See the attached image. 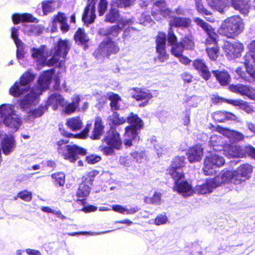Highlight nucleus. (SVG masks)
<instances>
[{
    "label": "nucleus",
    "mask_w": 255,
    "mask_h": 255,
    "mask_svg": "<svg viewBox=\"0 0 255 255\" xmlns=\"http://www.w3.org/2000/svg\"><path fill=\"white\" fill-rule=\"evenodd\" d=\"M244 29L243 19L239 16L234 15L226 19L219 29L220 34L228 38H234L241 33Z\"/></svg>",
    "instance_id": "423d86ee"
},
{
    "label": "nucleus",
    "mask_w": 255,
    "mask_h": 255,
    "mask_svg": "<svg viewBox=\"0 0 255 255\" xmlns=\"http://www.w3.org/2000/svg\"><path fill=\"white\" fill-rule=\"evenodd\" d=\"M92 126V123H88L84 129L80 133L73 134L66 131L62 133L63 135L68 137H74L77 138H85L87 137L90 128Z\"/></svg>",
    "instance_id": "ea45409f"
},
{
    "label": "nucleus",
    "mask_w": 255,
    "mask_h": 255,
    "mask_svg": "<svg viewBox=\"0 0 255 255\" xmlns=\"http://www.w3.org/2000/svg\"><path fill=\"white\" fill-rule=\"evenodd\" d=\"M193 67L195 69L198 70L200 73L202 77L207 80L210 77V73L208 70V68L203 60L201 59L195 60L193 63Z\"/></svg>",
    "instance_id": "393cba45"
},
{
    "label": "nucleus",
    "mask_w": 255,
    "mask_h": 255,
    "mask_svg": "<svg viewBox=\"0 0 255 255\" xmlns=\"http://www.w3.org/2000/svg\"><path fill=\"white\" fill-rule=\"evenodd\" d=\"M53 74V69L45 71L39 78L38 87L29 89V84L33 80L34 76L29 72H26L21 77L19 81H16L10 88L9 94L15 97L25 94L24 98L31 92L34 93V92L37 93L39 90H40V92H42V91L46 90L48 87Z\"/></svg>",
    "instance_id": "7ed1b4c3"
},
{
    "label": "nucleus",
    "mask_w": 255,
    "mask_h": 255,
    "mask_svg": "<svg viewBox=\"0 0 255 255\" xmlns=\"http://www.w3.org/2000/svg\"><path fill=\"white\" fill-rule=\"evenodd\" d=\"M223 154L228 158L240 157L243 155L241 147L238 145H226L222 150Z\"/></svg>",
    "instance_id": "5701e85b"
},
{
    "label": "nucleus",
    "mask_w": 255,
    "mask_h": 255,
    "mask_svg": "<svg viewBox=\"0 0 255 255\" xmlns=\"http://www.w3.org/2000/svg\"><path fill=\"white\" fill-rule=\"evenodd\" d=\"M90 185L87 183L86 181H83L79 185L78 191L77 192V196L81 199H79L77 200V203L83 204L85 203L84 198L86 197L89 194L90 191Z\"/></svg>",
    "instance_id": "bb28decb"
},
{
    "label": "nucleus",
    "mask_w": 255,
    "mask_h": 255,
    "mask_svg": "<svg viewBox=\"0 0 255 255\" xmlns=\"http://www.w3.org/2000/svg\"><path fill=\"white\" fill-rule=\"evenodd\" d=\"M104 126L103 124L101 118L98 117L96 118L94 129L92 131V134L91 138L93 139H100L101 136L103 134Z\"/></svg>",
    "instance_id": "c85d7f7f"
},
{
    "label": "nucleus",
    "mask_w": 255,
    "mask_h": 255,
    "mask_svg": "<svg viewBox=\"0 0 255 255\" xmlns=\"http://www.w3.org/2000/svg\"><path fill=\"white\" fill-rule=\"evenodd\" d=\"M171 13V10L166 7L165 0H159L154 3L152 15L156 20H161V16L166 17Z\"/></svg>",
    "instance_id": "ddd939ff"
},
{
    "label": "nucleus",
    "mask_w": 255,
    "mask_h": 255,
    "mask_svg": "<svg viewBox=\"0 0 255 255\" xmlns=\"http://www.w3.org/2000/svg\"><path fill=\"white\" fill-rule=\"evenodd\" d=\"M66 125L71 130H78L81 128L83 122L79 117H75L68 119Z\"/></svg>",
    "instance_id": "c9c22d12"
},
{
    "label": "nucleus",
    "mask_w": 255,
    "mask_h": 255,
    "mask_svg": "<svg viewBox=\"0 0 255 255\" xmlns=\"http://www.w3.org/2000/svg\"><path fill=\"white\" fill-rule=\"evenodd\" d=\"M112 28H102L99 30V33L105 36V39L99 45V51L103 56L109 57L112 52V38L111 37Z\"/></svg>",
    "instance_id": "f8f14e48"
},
{
    "label": "nucleus",
    "mask_w": 255,
    "mask_h": 255,
    "mask_svg": "<svg viewBox=\"0 0 255 255\" xmlns=\"http://www.w3.org/2000/svg\"><path fill=\"white\" fill-rule=\"evenodd\" d=\"M253 172L252 166L248 164L240 166L236 170H227L215 177L199 181L194 189V193L198 194H206L213 192L217 187L224 183L240 185L251 177Z\"/></svg>",
    "instance_id": "f257e3e1"
},
{
    "label": "nucleus",
    "mask_w": 255,
    "mask_h": 255,
    "mask_svg": "<svg viewBox=\"0 0 255 255\" xmlns=\"http://www.w3.org/2000/svg\"><path fill=\"white\" fill-rule=\"evenodd\" d=\"M18 197L25 201H29L32 199V194L26 190L21 191L18 194Z\"/></svg>",
    "instance_id": "052dcab7"
},
{
    "label": "nucleus",
    "mask_w": 255,
    "mask_h": 255,
    "mask_svg": "<svg viewBox=\"0 0 255 255\" xmlns=\"http://www.w3.org/2000/svg\"><path fill=\"white\" fill-rule=\"evenodd\" d=\"M248 3L249 0H232L233 7L244 14L249 12V5Z\"/></svg>",
    "instance_id": "473e14b6"
},
{
    "label": "nucleus",
    "mask_w": 255,
    "mask_h": 255,
    "mask_svg": "<svg viewBox=\"0 0 255 255\" xmlns=\"http://www.w3.org/2000/svg\"><path fill=\"white\" fill-rule=\"evenodd\" d=\"M212 117L215 121L224 122L226 120H235L236 117L233 114L226 111H217L212 114Z\"/></svg>",
    "instance_id": "cd10ccee"
},
{
    "label": "nucleus",
    "mask_w": 255,
    "mask_h": 255,
    "mask_svg": "<svg viewBox=\"0 0 255 255\" xmlns=\"http://www.w3.org/2000/svg\"><path fill=\"white\" fill-rule=\"evenodd\" d=\"M225 163L223 157L218 154H211L207 156L204 162L203 171L206 175H213L216 167H221Z\"/></svg>",
    "instance_id": "9d476101"
},
{
    "label": "nucleus",
    "mask_w": 255,
    "mask_h": 255,
    "mask_svg": "<svg viewBox=\"0 0 255 255\" xmlns=\"http://www.w3.org/2000/svg\"><path fill=\"white\" fill-rule=\"evenodd\" d=\"M80 101L81 99L79 96L74 95L72 98V102L71 103L78 109Z\"/></svg>",
    "instance_id": "774afa93"
},
{
    "label": "nucleus",
    "mask_w": 255,
    "mask_h": 255,
    "mask_svg": "<svg viewBox=\"0 0 255 255\" xmlns=\"http://www.w3.org/2000/svg\"><path fill=\"white\" fill-rule=\"evenodd\" d=\"M74 38L78 44H85L88 41L89 38L84 30L79 28L74 35Z\"/></svg>",
    "instance_id": "c03bdc74"
},
{
    "label": "nucleus",
    "mask_w": 255,
    "mask_h": 255,
    "mask_svg": "<svg viewBox=\"0 0 255 255\" xmlns=\"http://www.w3.org/2000/svg\"><path fill=\"white\" fill-rule=\"evenodd\" d=\"M113 210L121 214H133L137 212L139 209L136 207H131L128 209L120 205H113Z\"/></svg>",
    "instance_id": "a19ab883"
},
{
    "label": "nucleus",
    "mask_w": 255,
    "mask_h": 255,
    "mask_svg": "<svg viewBox=\"0 0 255 255\" xmlns=\"http://www.w3.org/2000/svg\"><path fill=\"white\" fill-rule=\"evenodd\" d=\"M119 162L126 167H129L131 165V161L128 157H120Z\"/></svg>",
    "instance_id": "338daca9"
},
{
    "label": "nucleus",
    "mask_w": 255,
    "mask_h": 255,
    "mask_svg": "<svg viewBox=\"0 0 255 255\" xmlns=\"http://www.w3.org/2000/svg\"><path fill=\"white\" fill-rule=\"evenodd\" d=\"M127 118L120 115L118 112L113 113V128L114 126L117 127L126 123Z\"/></svg>",
    "instance_id": "8fccbe9b"
},
{
    "label": "nucleus",
    "mask_w": 255,
    "mask_h": 255,
    "mask_svg": "<svg viewBox=\"0 0 255 255\" xmlns=\"http://www.w3.org/2000/svg\"><path fill=\"white\" fill-rule=\"evenodd\" d=\"M101 150L106 155H110L112 152V135L108 133L103 139L102 144L100 146Z\"/></svg>",
    "instance_id": "e433bc0d"
},
{
    "label": "nucleus",
    "mask_w": 255,
    "mask_h": 255,
    "mask_svg": "<svg viewBox=\"0 0 255 255\" xmlns=\"http://www.w3.org/2000/svg\"><path fill=\"white\" fill-rule=\"evenodd\" d=\"M132 97L136 101H142L139 106L144 107L147 104L149 100L152 98V95L148 91H143L138 89L132 95Z\"/></svg>",
    "instance_id": "b1692460"
},
{
    "label": "nucleus",
    "mask_w": 255,
    "mask_h": 255,
    "mask_svg": "<svg viewBox=\"0 0 255 255\" xmlns=\"http://www.w3.org/2000/svg\"><path fill=\"white\" fill-rule=\"evenodd\" d=\"M64 107H65L64 109L65 112L68 114L74 113L77 109V108L73 105L71 103L66 104L65 103V105Z\"/></svg>",
    "instance_id": "0e129e2a"
},
{
    "label": "nucleus",
    "mask_w": 255,
    "mask_h": 255,
    "mask_svg": "<svg viewBox=\"0 0 255 255\" xmlns=\"http://www.w3.org/2000/svg\"><path fill=\"white\" fill-rule=\"evenodd\" d=\"M222 101H225L227 103L233 105L235 106H245L244 110L248 113H250L252 110L248 106L245 105V102L242 100H224L223 99H221Z\"/></svg>",
    "instance_id": "3c124183"
},
{
    "label": "nucleus",
    "mask_w": 255,
    "mask_h": 255,
    "mask_svg": "<svg viewBox=\"0 0 255 255\" xmlns=\"http://www.w3.org/2000/svg\"><path fill=\"white\" fill-rule=\"evenodd\" d=\"M223 133L228 137L232 136L238 140H242L244 138V135L242 133L236 130L225 129L223 130Z\"/></svg>",
    "instance_id": "09e8293b"
},
{
    "label": "nucleus",
    "mask_w": 255,
    "mask_h": 255,
    "mask_svg": "<svg viewBox=\"0 0 255 255\" xmlns=\"http://www.w3.org/2000/svg\"><path fill=\"white\" fill-rule=\"evenodd\" d=\"M154 23L151 17L149 15L144 13L142 14L139 19V23L144 26H151Z\"/></svg>",
    "instance_id": "6e6d98bb"
},
{
    "label": "nucleus",
    "mask_w": 255,
    "mask_h": 255,
    "mask_svg": "<svg viewBox=\"0 0 255 255\" xmlns=\"http://www.w3.org/2000/svg\"><path fill=\"white\" fill-rule=\"evenodd\" d=\"M52 178L54 180L55 184L63 186L65 183V174L63 172H57L52 174Z\"/></svg>",
    "instance_id": "5fc2aeb1"
},
{
    "label": "nucleus",
    "mask_w": 255,
    "mask_h": 255,
    "mask_svg": "<svg viewBox=\"0 0 255 255\" xmlns=\"http://www.w3.org/2000/svg\"><path fill=\"white\" fill-rule=\"evenodd\" d=\"M107 1L106 0H101L98 5L99 14L102 15L105 12L107 8Z\"/></svg>",
    "instance_id": "680f3d73"
},
{
    "label": "nucleus",
    "mask_w": 255,
    "mask_h": 255,
    "mask_svg": "<svg viewBox=\"0 0 255 255\" xmlns=\"http://www.w3.org/2000/svg\"><path fill=\"white\" fill-rule=\"evenodd\" d=\"M40 90L37 93L27 94L24 98L19 100V105L21 110L27 113L29 120L34 119L41 117L47 109V106H40L36 109L31 110V108L38 104V96L41 94Z\"/></svg>",
    "instance_id": "20e7f679"
},
{
    "label": "nucleus",
    "mask_w": 255,
    "mask_h": 255,
    "mask_svg": "<svg viewBox=\"0 0 255 255\" xmlns=\"http://www.w3.org/2000/svg\"><path fill=\"white\" fill-rule=\"evenodd\" d=\"M101 159L100 156L95 155H91L86 157V161L90 164H95L100 161Z\"/></svg>",
    "instance_id": "e2e57ef3"
},
{
    "label": "nucleus",
    "mask_w": 255,
    "mask_h": 255,
    "mask_svg": "<svg viewBox=\"0 0 255 255\" xmlns=\"http://www.w3.org/2000/svg\"><path fill=\"white\" fill-rule=\"evenodd\" d=\"M68 140L61 139L57 141L56 143V148L59 154L64 159L68 160L70 162L74 163L78 159V155H85L86 150L76 145H67Z\"/></svg>",
    "instance_id": "1a4fd4ad"
},
{
    "label": "nucleus",
    "mask_w": 255,
    "mask_h": 255,
    "mask_svg": "<svg viewBox=\"0 0 255 255\" xmlns=\"http://www.w3.org/2000/svg\"><path fill=\"white\" fill-rule=\"evenodd\" d=\"M98 0H88V3L85 7L82 16L83 22L89 24L94 22L96 18L95 4Z\"/></svg>",
    "instance_id": "f3484780"
},
{
    "label": "nucleus",
    "mask_w": 255,
    "mask_h": 255,
    "mask_svg": "<svg viewBox=\"0 0 255 255\" xmlns=\"http://www.w3.org/2000/svg\"><path fill=\"white\" fill-rule=\"evenodd\" d=\"M168 221L167 217L165 214L158 215L153 221V223L157 226L165 224Z\"/></svg>",
    "instance_id": "13d9d810"
},
{
    "label": "nucleus",
    "mask_w": 255,
    "mask_h": 255,
    "mask_svg": "<svg viewBox=\"0 0 255 255\" xmlns=\"http://www.w3.org/2000/svg\"><path fill=\"white\" fill-rule=\"evenodd\" d=\"M113 149L116 148L120 149L122 146V141L120 137V134L117 131L114 132L113 130Z\"/></svg>",
    "instance_id": "864d4df0"
},
{
    "label": "nucleus",
    "mask_w": 255,
    "mask_h": 255,
    "mask_svg": "<svg viewBox=\"0 0 255 255\" xmlns=\"http://www.w3.org/2000/svg\"><path fill=\"white\" fill-rule=\"evenodd\" d=\"M191 23L190 19L186 17H181L173 16L169 21L170 27L175 26L176 27H187L189 26ZM170 28L171 29V27Z\"/></svg>",
    "instance_id": "c756f323"
},
{
    "label": "nucleus",
    "mask_w": 255,
    "mask_h": 255,
    "mask_svg": "<svg viewBox=\"0 0 255 255\" xmlns=\"http://www.w3.org/2000/svg\"><path fill=\"white\" fill-rule=\"evenodd\" d=\"M180 42L185 49H193L195 47L194 38L191 34L185 36Z\"/></svg>",
    "instance_id": "37998d69"
},
{
    "label": "nucleus",
    "mask_w": 255,
    "mask_h": 255,
    "mask_svg": "<svg viewBox=\"0 0 255 255\" xmlns=\"http://www.w3.org/2000/svg\"><path fill=\"white\" fill-rule=\"evenodd\" d=\"M184 165L185 157L184 156H177L173 159L167 172L174 180V183L179 181L184 177L182 168Z\"/></svg>",
    "instance_id": "9b49d317"
},
{
    "label": "nucleus",
    "mask_w": 255,
    "mask_h": 255,
    "mask_svg": "<svg viewBox=\"0 0 255 255\" xmlns=\"http://www.w3.org/2000/svg\"><path fill=\"white\" fill-rule=\"evenodd\" d=\"M124 100L118 94L113 93V110H121L125 108Z\"/></svg>",
    "instance_id": "a18cd8bd"
},
{
    "label": "nucleus",
    "mask_w": 255,
    "mask_h": 255,
    "mask_svg": "<svg viewBox=\"0 0 255 255\" xmlns=\"http://www.w3.org/2000/svg\"><path fill=\"white\" fill-rule=\"evenodd\" d=\"M191 255H203L200 246L197 244L195 245L191 252Z\"/></svg>",
    "instance_id": "69168bd1"
},
{
    "label": "nucleus",
    "mask_w": 255,
    "mask_h": 255,
    "mask_svg": "<svg viewBox=\"0 0 255 255\" xmlns=\"http://www.w3.org/2000/svg\"><path fill=\"white\" fill-rule=\"evenodd\" d=\"M58 6V2L55 0H45L42 2V8L44 15L52 12Z\"/></svg>",
    "instance_id": "4c0bfd02"
},
{
    "label": "nucleus",
    "mask_w": 255,
    "mask_h": 255,
    "mask_svg": "<svg viewBox=\"0 0 255 255\" xmlns=\"http://www.w3.org/2000/svg\"><path fill=\"white\" fill-rule=\"evenodd\" d=\"M59 105L62 107H64L65 105V102L63 98L58 94L51 95L48 100L46 106H51L52 109L55 110L57 109Z\"/></svg>",
    "instance_id": "2f4dec72"
},
{
    "label": "nucleus",
    "mask_w": 255,
    "mask_h": 255,
    "mask_svg": "<svg viewBox=\"0 0 255 255\" xmlns=\"http://www.w3.org/2000/svg\"><path fill=\"white\" fill-rule=\"evenodd\" d=\"M173 189L184 197L191 196L194 193L191 185L186 181H179L174 183Z\"/></svg>",
    "instance_id": "412c9836"
},
{
    "label": "nucleus",
    "mask_w": 255,
    "mask_h": 255,
    "mask_svg": "<svg viewBox=\"0 0 255 255\" xmlns=\"http://www.w3.org/2000/svg\"><path fill=\"white\" fill-rule=\"evenodd\" d=\"M0 119L5 126L15 131L19 128L22 124L20 118L15 113L14 106L11 104L0 106Z\"/></svg>",
    "instance_id": "6e6552de"
},
{
    "label": "nucleus",
    "mask_w": 255,
    "mask_h": 255,
    "mask_svg": "<svg viewBox=\"0 0 255 255\" xmlns=\"http://www.w3.org/2000/svg\"><path fill=\"white\" fill-rule=\"evenodd\" d=\"M208 5L220 12H223L227 4V0H207Z\"/></svg>",
    "instance_id": "58836bf2"
},
{
    "label": "nucleus",
    "mask_w": 255,
    "mask_h": 255,
    "mask_svg": "<svg viewBox=\"0 0 255 255\" xmlns=\"http://www.w3.org/2000/svg\"><path fill=\"white\" fill-rule=\"evenodd\" d=\"M223 48L227 55L230 56L231 58H235L241 55L244 50V46L239 41H235L233 43L226 42Z\"/></svg>",
    "instance_id": "dca6fc26"
},
{
    "label": "nucleus",
    "mask_w": 255,
    "mask_h": 255,
    "mask_svg": "<svg viewBox=\"0 0 255 255\" xmlns=\"http://www.w3.org/2000/svg\"><path fill=\"white\" fill-rule=\"evenodd\" d=\"M252 62V60H250L247 62L245 59V65L247 74L243 71L241 67H238L236 70V73L240 77L248 82L251 81V78L255 79V67L251 64Z\"/></svg>",
    "instance_id": "a211bd4d"
},
{
    "label": "nucleus",
    "mask_w": 255,
    "mask_h": 255,
    "mask_svg": "<svg viewBox=\"0 0 255 255\" xmlns=\"http://www.w3.org/2000/svg\"><path fill=\"white\" fill-rule=\"evenodd\" d=\"M144 200L147 204L159 205L160 203L161 194L155 192L152 197H145Z\"/></svg>",
    "instance_id": "603ef678"
},
{
    "label": "nucleus",
    "mask_w": 255,
    "mask_h": 255,
    "mask_svg": "<svg viewBox=\"0 0 255 255\" xmlns=\"http://www.w3.org/2000/svg\"><path fill=\"white\" fill-rule=\"evenodd\" d=\"M166 35L162 32H159L156 40V52L158 53L157 58L162 62L166 60L168 58L165 50Z\"/></svg>",
    "instance_id": "4468645a"
},
{
    "label": "nucleus",
    "mask_w": 255,
    "mask_h": 255,
    "mask_svg": "<svg viewBox=\"0 0 255 255\" xmlns=\"http://www.w3.org/2000/svg\"><path fill=\"white\" fill-rule=\"evenodd\" d=\"M209 145L213 147L215 151L222 152L225 146L222 137L218 135H212L210 138Z\"/></svg>",
    "instance_id": "7c9ffc66"
},
{
    "label": "nucleus",
    "mask_w": 255,
    "mask_h": 255,
    "mask_svg": "<svg viewBox=\"0 0 255 255\" xmlns=\"http://www.w3.org/2000/svg\"><path fill=\"white\" fill-rule=\"evenodd\" d=\"M212 72L221 85H226L229 83L230 81V76L226 71L213 70L212 71Z\"/></svg>",
    "instance_id": "f704fd0d"
},
{
    "label": "nucleus",
    "mask_w": 255,
    "mask_h": 255,
    "mask_svg": "<svg viewBox=\"0 0 255 255\" xmlns=\"http://www.w3.org/2000/svg\"><path fill=\"white\" fill-rule=\"evenodd\" d=\"M195 5L197 10L199 13L206 15L210 14V12L204 7L201 0H195Z\"/></svg>",
    "instance_id": "4d7b16f0"
},
{
    "label": "nucleus",
    "mask_w": 255,
    "mask_h": 255,
    "mask_svg": "<svg viewBox=\"0 0 255 255\" xmlns=\"http://www.w3.org/2000/svg\"><path fill=\"white\" fill-rule=\"evenodd\" d=\"M229 89L233 92L239 93L251 99H255V89L251 87L242 84L231 85L229 86Z\"/></svg>",
    "instance_id": "6ab92c4d"
},
{
    "label": "nucleus",
    "mask_w": 255,
    "mask_h": 255,
    "mask_svg": "<svg viewBox=\"0 0 255 255\" xmlns=\"http://www.w3.org/2000/svg\"><path fill=\"white\" fill-rule=\"evenodd\" d=\"M55 49L52 57L50 59H48V51L45 46H41L38 48H32L31 55L38 66L51 67L55 65L64 70L65 57L70 49L69 41L67 40H59Z\"/></svg>",
    "instance_id": "f03ea898"
},
{
    "label": "nucleus",
    "mask_w": 255,
    "mask_h": 255,
    "mask_svg": "<svg viewBox=\"0 0 255 255\" xmlns=\"http://www.w3.org/2000/svg\"><path fill=\"white\" fill-rule=\"evenodd\" d=\"M12 20L14 24H17L20 21L27 22H37V19L34 17L29 13H24L22 14H15L12 16Z\"/></svg>",
    "instance_id": "72a5a7b5"
},
{
    "label": "nucleus",
    "mask_w": 255,
    "mask_h": 255,
    "mask_svg": "<svg viewBox=\"0 0 255 255\" xmlns=\"http://www.w3.org/2000/svg\"><path fill=\"white\" fill-rule=\"evenodd\" d=\"M98 172L96 170L89 172L87 175V177L84 178L85 180H83V181H86L87 183L92 185L94 178L97 175H98Z\"/></svg>",
    "instance_id": "bf43d9fd"
},
{
    "label": "nucleus",
    "mask_w": 255,
    "mask_h": 255,
    "mask_svg": "<svg viewBox=\"0 0 255 255\" xmlns=\"http://www.w3.org/2000/svg\"><path fill=\"white\" fill-rule=\"evenodd\" d=\"M133 160L138 163H144L147 161V157L145 151H134L130 153Z\"/></svg>",
    "instance_id": "79ce46f5"
},
{
    "label": "nucleus",
    "mask_w": 255,
    "mask_h": 255,
    "mask_svg": "<svg viewBox=\"0 0 255 255\" xmlns=\"http://www.w3.org/2000/svg\"><path fill=\"white\" fill-rule=\"evenodd\" d=\"M188 159L190 162L200 161L203 155V149L200 145H196L190 148L188 152Z\"/></svg>",
    "instance_id": "a878e982"
},
{
    "label": "nucleus",
    "mask_w": 255,
    "mask_h": 255,
    "mask_svg": "<svg viewBox=\"0 0 255 255\" xmlns=\"http://www.w3.org/2000/svg\"><path fill=\"white\" fill-rule=\"evenodd\" d=\"M167 41L172 45L171 50V53L177 57L181 56L185 49L181 42L175 43L177 41V37L171 28H169L168 30Z\"/></svg>",
    "instance_id": "2eb2a0df"
},
{
    "label": "nucleus",
    "mask_w": 255,
    "mask_h": 255,
    "mask_svg": "<svg viewBox=\"0 0 255 255\" xmlns=\"http://www.w3.org/2000/svg\"><path fill=\"white\" fill-rule=\"evenodd\" d=\"M116 22V25H113V36L120 30H121L126 24H128L129 20H125L122 18L118 10L113 8V23Z\"/></svg>",
    "instance_id": "4be33fe9"
},
{
    "label": "nucleus",
    "mask_w": 255,
    "mask_h": 255,
    "mask_svg": "<svg viewBox=\"0 0 255 255\" xmlns=\"http://www.w3.org/2000/svg\"><path fill=\"white\" fill-rule=\"evenodd\" d=\"M127 121L130 126L125 128L124 144L127 147H129L139 140L137 130L142 128L143 123L136 114L133 113L127 118Z\"/></svg>",
    "instance_id": "39448f33"
},
{
    "label": "nucleus",
    "mask_w": 255,
    "mask_h": 255,
    "mask_svg": "<svg viewBox=\"0 0 255 255\" xmlns=\"http://www.w3.org/2000/svg\"><path fill=\"white\" fill-rule=\"evenodd\" d=\"M194 21L197 25L201 27L208 35V38L206 40V44L207 45L213 44V47L208 46L206 48V51L209 58L215 60L218 56L219 50L216 45L217 35L214 31L212 27L204 21L203 19L196 17L194 19Z\"/></svg>",
    "instance_id": "0eeeda50"
},
{
    "label": "nucleus",
    "mask_w": 255,
    "mask_h": 255,
    "mask_svg": "<svg viewBox=\"0 0 255 255\" xmlns=\"http://www.w3.org/2000/svg\"><path fill=\"white\" fill-rule=\"evenodd\" d=\"M67 18L63 13L59 12L53 18L51 31L55 32L57 29V24H59L61 30L63 32H66L69 29V26L67 22Z\"/></svg>",
    "instance_id": "aec40b11"
},
{
    "label": "nucleus",
    "mask_w": 255,
    "mask_h": 255,
    "mask_svg": "<svg viewBox=\"0 0 255 255\" xmlns=\"http://www.w3.org/2000/svg\"><path fill=\"white\" fill-rule=\"evenodd\" d=\"M15 44L17 47L16 57L17 59L20 60L24 57L26 53L25 46L20 39L15 40Z\"/></svg>",
    "instance_id": "49530a36"
},
{
    "label": "nucleus",
    "mask_w": 255,
    "mask_h": 255,
    "mask_svg": "<svg viewBox=\"0 0 255 255\" xmlns=\"http://www.w3.org/2000/svg\"><path fill=\"white\" fill-rule=\"evenodd\" d=\"M248 48L249 51L246 55L245 59L247 61V62H248L250 60H251L253 62L255 63V40L252 41L249 43L248 45Z\"/></svg>",
    "instance_id": "de8ad7c7"
}]
</instances>
